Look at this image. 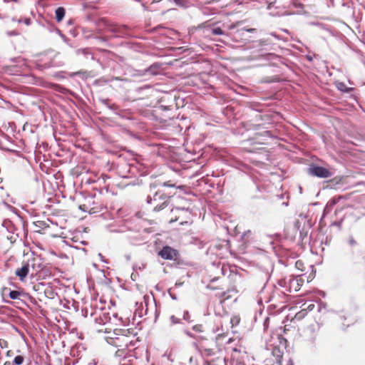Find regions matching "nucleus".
<instances>
[{
    "mask_svg": "<svg viewBox=\"0 0 365 365\" xmlns=\"http://www.w3.org/2000/svg\"><path fill=\"white\" fill-rule=\"evenodd\" d=\"M99 26H103L108 31H110L115 33L120 32V27L118 25H115L111 22H110L108 20L106 19H101L98 21Z\"/></svg>",
    "mask_w": 365,
    "mask_h": 365,
    "instance_id": "nucleus-7",
    "label": "nucleus"
},
{
    "mask_svg": "<svg viewBox=\"0 0 365 365\" xmlns=\"http://www.w3.org/2000/svg\"><path fill=\"white\" fill-rule=\"evenodd\" d=\"M24 24L26 25H30L31 24V19H25L24 21Z\"/></svg>",
    "mask_w": 365,
    "mask_h": 365,
    "instance_id": "nucleus-26",
    "label": "nucleus"
},
{
    "mask_svg": "<svg viewBox=\"0 0 365 365\" xmlns=\"http://www.w3.org/2000/svg\"><path fill=\"white\" fill-rule=\"evenodd\" d=\"M216 292H217L215 293V297H218V299L220 300V299L221 290H217Z\"/></svg>",
    "mask_w": 365,
    "mask_h": 365,
    "instance_id": "nucleus-25",
    "label": "nucleus"
},
{
    "mask_svg": "<svg viewBox=\"0 0 365 365\" xmlns=\"http://www.w3.org/2000/svg\"><path fill=\"white\" fill-rule=\"evenodd\" d=\"M309 173L312 175L322 178H327L331 177L332 175L331 171L321 166H313L310 168Z\"/></svg>",
    "mask_w": 365,
    "mask_h": 365,
    "instance_id": "nucleus-5",
    "label": "nucleus"
},
{
    "mask_svg": "<svg viewBox=\"0 0 365 365\" xmlns=\"http://www.w3.org/2000/svg\"><path fill=\"white\" fill-rule=\"evenodd\" d=\"M217 281V279H212L207 285V288L212 290V291H217V290H221L223 289V284H220L218 285L215 284V282Z\"/></svg>",
    "mask_w": 365,
    "mask_h": 365,
    "instance_id": "nucleus-11",
    "label": "nucleus"
},
{
    "mask_svg": "<svg viewBox=\"0 0 365 365\" xmlns=\"http://www.w3.org/2000/svg\"><path fill=\"white\" fill-rule=\"evenodd\" d=\"M292 4L296 8H302L303 7L302 3L298 1L297 0H293Z\"/></svg>",
    "mask_w": 365,
    "mask_h": 365,
    "instance_id": "nucleus-19",
    "label": "nucleus"
},
{
    "mask_svg": "<svg viewBox=\"0 0 365 365\" xmlns=\"http://www.w3.org/2000/svg\"><path fill=\"white\" fill-rule=\"evenodd\" d=\"M158 255L164 259L175 260L178 256V252L170 246H165L158 252Z\"/></svg>",
    "mask_w": 365,
    "mask_h": 365,
    "instance_id": "nucleus-4",
    "label": "nucleus"
},
{
    "mask_svg": "<svg viewBox=\"0 0 365 365\" xmlns=\"http://www.w3.org/2000/svg\"><path fill=\"white\" fill-rule=\"evenodd\" d=\"M303 265V263L302 261L300 260H298L296 262V267L298 268V269H302V268L301 267Z\"/></svg>",
    "mask_w": 365,
    "mask_h": 365,
    "instance_id": "nucleus-22",
    "label": "nucleus"
},
{
    "mask_svg": "<svg viewBox=\"0 0 365 365\" xmlns=\"http://www.w3.org/2000/svg\"><path fill=\"white\" fill-rule=\"evenodd\" d=\"M180 220V217H175V218L173 217H171L170 220V222H176V221H178Z\"/></svg>",
    "mask_w": 365,
    "mask_h": 365,
    "instance_id": "nucleus-24",
    "label": "nucleus"
},
{
    "mask_svg": "<svg viewBox=\"0 0 365 365\" xmlns=\"http://www.w3.org/2000/svg\"><path fill=\"white\" fill-rule=\"evenodd\" d=\"M29 272V263L28 262H23L21 267L17 268L15 271V274L19 277L21 282L25 281Z\"/></svg>",
    "mask_w": 365,
    "mask_h": 365,
    "instance_id": "nucleus-6",
    "label": "nucleus"
},
{
    "mask_svg": "<svg viewBox=\"0 0 365 365\" xmlns=\"http://www.w3.org/2000/svg\"><path fill=\"white\" fill-rule=\"evenodd\" d=\"M56 20L61 22L65 16L66 11L63 7H58L56 10Z\"/></svg>",
    "mask_w": 365,
    "mask_h": 365,
    "instance_id": "nucleus-12",
    "label": "nucleus"
},
{
    "mask_svg": "<svg viewBox=\"0 0 365 365\" xmlns=\"http://www.w3.org/2000/svg\"><path fill=\"white\" fill-rule=\"evenodd\" d=\"M240 322V317L239 316H233L230 319V323L232 324V326H237L239 324Z\"/></svg>",
    "mask_w": 365,
    "mask_h": 365,
    "instance_id": "nucleus-15",
    "label": "nucleus"
},
{
    "mask_svg": "<svg viewBox=\"0 0 365 365\" xmlns=\"http://www.w3.org/2000/svg\"><path fill=\"white\" fill-rule=\"evenodd\" d=\"M168 199L169 197L167 196L163 191L158 190L155 192L153 197L148 196L147 202L152 204L153 201L157 202L158 200H163V202L160 204L155 203L154 205V211L159 212L168 206Z\"/></svg>",
    "mask_w": 365,
    "mask_h": 365,
    "instance_id": "nucleus-2",
    "label": "nucleus"
},
{
    "mask_svg": "<svg viewBox=\"0 0 365 365\" xmlns=\"http://www.w3.org/2000/svg\"><path fill=\"white\" fill-rule=\"evenodd\" d=\"M192 329L196 332H203L204 327L202 324H195L192 327Z\"/></svg>",
    "mask_w": 365,
    "mask_h": 365,
    "instance_id": "nucleus-16",
    "label": "nucleus"
},
{
    "mask_svg": "<svg viewBox=\"0 0 365 365\" xmlns=\"http://www.w3.org/2000/svg\"><path fill=\"white\" fill-rule=\"evenodd\" d=\"M0 347L1 349H6L9 347V342L4 339H0Z\"/></svg>",
    "mask_w": 365,
    "mask_h": 365,
    "instance_id": "nucleus-18",
    "label": "nucleus"
},
{
    "mask_svg": "<svg viewBox=\"0 0 365 365\" xmlns=\"http://www.w3.org/2000/svg\"><path fill=\"white\" fill-rule=\"evenodd\" d=\"M229 293H230V292L228 289L225 290L224 288H223V289H221L220 299V303H223L225 300H227L231 298V295Z\"/></svg>",
    "mask_w": 365,
    "mask_h": 365,
    "instance_id": "nucleus-13",
    "label": "nucleus"
},
{
    "mask_svg": "<svg viewBox=\"0 0 365 365\" xmlns=\"http://www.w3.org/2000/svg\"><path fill=\"white\" fill-rule=\"evenodd\" d=\"M188 223H190L188 221H180V225L188 224Z\"/></svg>",
    "mask_w": 365,
    "mask_h": 365,
    "instance_id": "nucleus-29",
    "label": "nucleus"
},
{
    "mask_svg": "<svg viewBox=\"0 0 365 365\" xmlns=\"http://www.w3.org/2000/svg\"><path fill=\"white\" fill-rule=\"evenodd\" d=\"M6 355L7 357H11L14 355V352L12 350H9L7 351Z\"/></svg>",
    "mask_w": 365,
    "mask_h": 365,
    "instance_id": "nucleus-23",
    "label": "nucleus"
},
{
    "mask_svg": "<svg viewBox=\"0 0 365 365\" xmlns=\"http://www.w3.org/2000/svg\"><path fill=\"white\" fill-rule=\"evenodd\" d=\"M199 351L205 356H210L215 354L216 351L214 348L207 346L203 343H199L197 345Z\"/></svg>",
    "mask_w": 365,
    "mask_h": 365,
    "instance_id": "nucleus-8",
    "label": "nucleus"
},
{
    "mask_svg": "<svg viewBox=\"0 0 365 365\" xmlns=\"http://www.w3.org/2000/svg\"><path fill=\"white\" fill-rule=\"evenodd\" d=\"M187 212V210H184V209H180V208H175V210L172 209V212Z\"/></svg>",
    "mask_w": 365,
    "mask_h": 365,
    "instance_id": "nucleus-21",
    "label": "nucleus"
},
{
    "mask_svg": "<svg viewBox=\"0 0 365 365\" xmlns=\"http://www.w3.org/2000/svg\"><path fill=\"white\" fill-rule=\"evenodd\" d=\"M125 349L122 348H118V349L115 352V355L118 356H122L125 354Z\"/></svg>",
    "mask_w": 365,
    "mask_h": 365,
    "instance_id": "nucleus-20",
    "label": "nucleus"
},
{
    "mask_svg": "<svg viewBox=\"0 0 365 365\" xmlns=\"http://www.w3.org/2000/svg\"><path fill=\"white\" fill-rule=\"evenodd\" d=\"M212 34L213 35H222L224 32L222 29L217 27L212 29Z\"/></svg>",
    "mask_w": 365,
    "mask_h": 365,
    "instance_id": "nucleus-17",
    "label": "nucleus"
},
{
    "mask_svg": "<svg viewBox=\"0 0 365 365\" xmlns=\"http://www.w3.org/2000/svg\"><path fill=\"white\" fill-rule=\"evenodd\" d=\"M272 355L275 358L274 361L271 363L270 364H267L266 365H282V356L283 353L279 348H274L272 350Z\"/></svg>",
    "mask_w": 365,
    "mask_h": 365,
    "instance_id": "nucleus-10",
    "label": "nucleus"
},
{
    "mask_svg": "<svg viewBox=\"0 0 365 365\" xmlns=\"http://www.w3.org/2000/svg\"><path fill=\"white\" fill-rule=\"evenodd\" d=\"M6 294H9V297L11 299H19L21 296L22 295V292L17 290H11L8 287H3L1 289V294L4 296Z\"/></svg>",
    "mask_w": 365,
    "mask_h": 365,
    "instance_id": "nucleus-9",
    "label": "nucleus"
},
{
    "mask_svg": "<svg viewBox=\"0 0 365 365\" xmlns=\"http://www.w3.org/2000/svg\"><path fill=\"white\" fill-rule=\"evenodd\" d=\"M135 334L132 329H115L113 336L106 338L108 344L118 348L126 349L130 345H133V339Z\"/></svg>",
    "mask_w": 365,
    "mask_h": 365,
    "instance_id": "nucleus-1",
    "label": "nucleus"
},
{
    "mask_svg": "<svg viewBox=\"0 0 365 365\" xmlns=\"http://www.w3.org/2000/svg\"><path fill=\"white\" fill-rule=\"evenodd\" d=\"M349 242H350L351 245H355L356 244V241L354 240H353V239L350 240Z\"/></svg>",
    "mask_w": 365,
    "mask_h": 365,
    "instance_id": "nucleus-30",
    "label": "nucleus"
},
{
    "mask_svg": "<svg viewBox=\"0 0 365 365\" xmlns=\"http://www.w3.org/2000/svg\"><path fill=\"white\" fill-rule=\"evenodd\" d=\"M4 365H14L12 361H6L4 362Z\"/></svg>",
    "mask_w": 365,
    "mask_h": 365,
    "instance_id": "nucleus-28",
    "label": "nucleus"
},
{
    "mask_svg": "<svg viewBox=\"0 0 365 365\" xmlns=\"http://www.w3.org/2000/svg\"><path fill=\"white\" fill-rule=\"evenodd\" d=\"M163 186L174 187V185L170 184L168 182H164Z\"/></svg>",
    "mask_w": 365,
    "mask_h": 365,
    "instance_id": "nucleus-27",
    "label": "nucleus"
},
{
    "mask_svg": "<svg viewBox=\"0 0 365 365\" xmlns=\"http://www.w3.org/2000/svg\"><path fill=\"white\" fill-rule=\"evenodd\" d=\"M304 279L302 276H290L288 281L289 291L290 292L299 291L304 284Z\"/></svg>",
    "mask_w": 365,
    "mask_h": 365,
    "instance_id": "nucleus-3",
    "label": "nucleus"
},
{
    "mask_svg": "<svg viewBox=\"0 0 365 365\" xmlns=\"http://www.w3.org/2000/svg\"><path fill=\"white\" fill-rule=\"evenodd\" d=\"M25 357L22 354L16 355L12 361L14 365H21L24 362Z\"/></svg>",
    "mask_w": 365,
    "mask_h": 365,
    "instance_id": "nucleus-14",
    "label": "nucleus"
}]
</instances>
